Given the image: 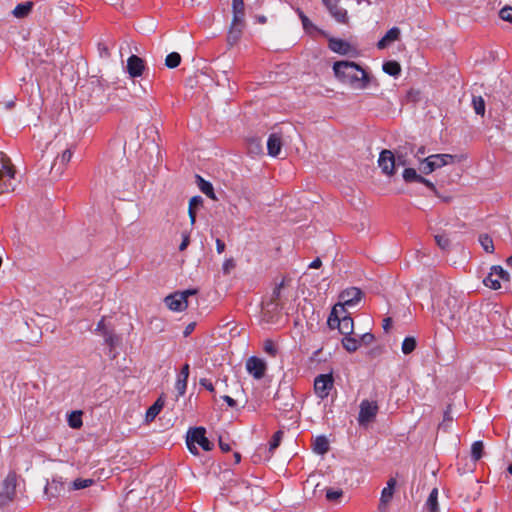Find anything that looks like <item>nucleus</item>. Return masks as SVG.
<instances>
[{"instance_id":"62","label":"nucleus","mask_w":512,"mask_h":512,"mask_svg":"<svg viewBox=\"0 0 512 512\" xmlns=\"http://www.w3.org/2000/svg\"><path fill=\"white\" fill-rule=\"evenodd\" d=\"M395 485H396V480L394 478H391L388 480L386 488L394 491Z\"/></svg>"},{"instance_id":"63","label":"nucleus","mask_w":512,"mask_h":512,"mask_svg":"<svg viewBox=\"0 0 512 512\" xmlns=\"http://www.w3.org/2000/svg\"><path fill=\"white\" fill-rule=\"evenodd\" d=\"M195 324H189L184 330V336H188L194 330Z\"/></svg>"},{"instance_id":"4","label":"nucleus","mask_w":512,"mask_h":512,"mask_svg":"<svg viewBox=\"0 0 512 512\" xmlns=\"http://www.w3.org/2000/svg\"><path fill=\"white\" fill-rule=\"evenodd\" d=\"M15 188V170L10 159L0 152V194L13 191Z\"/></svg>"},{"instance_id":"46","label":"nucleus","mask_w":512,"mask_h":512,"mask_svg":"<svg viewBox=\"0 0 512 512\" xmlns=\"http://www.w3.org/2000/svg\"><path fill=\"white\" fill-rule=\"evenodd\" d=\"M435 241H436L437 245L443 250L447 249L450 244L449 239L445 235H436Z\"/></svg>"},{"instance_id":"55","label":"nucleus","mask_w":512,"mask_h":512,"mask_svg":"<svg viewBox=\"0 0 512 512\" xmlns=\"http://www.w3.org/2000/svg\"><path fill=\"white\" fill-rule=\"evenodd\" d=\"M302 25H303V28L305 30H310L312 28H314V25L312 24V22L308 19L307 16H303V21H302Z\"/></svg>"},{"instance_id":"1","label":"nucleus","mask_w":512,"mask_h":512,"mask_svg":"<svg viewBox=\"0 0 512 512\" xmlns=\"http://www.w3.org/2000/svg\"><path fill=\"white\" fill-rule=\"evenodd\" d=\"M336 79L355 90H364L371 83V75L353 61H336L333 64Z\"/></svg>"},{"instance_id":"8","label":"nucleus","mask_w":512,"mask_h":512,"mask_svg":"<svg viewBox=\"0 0 512 512\" xmlns=\"http://www.w3.org/2000/svg\"><path fill=\"white\" fill-rule=\"evenodd\" d=\"M17 476L15 472H10L3 481L0 492V505H6L13 500L16 493Z\"/></svg>"},{"instance_id":"48","label":"nucleus","mask_w":512,"mask_h":512,"mask_svg":"<svg viewBox=\"0 0 512 512\" xmlns=\"http://www.w3.org/2000/svg\"><path fill=\"white\" fill-rule=\"evenodd\" d=\"M342 494H343L342 490L328 489L326 492V498L329 501H335V500H338L342 496Z\"/></svg>"},{"instance_id":"20","label":"nucleus","mask_w":512,"mask_h":512,"mask_svg":"<svg viewBox=\"0 0 512 512\" xmlns=\"http://www.w3.org/2000/svg\"><path fill=\"white\" fill-rule=\"evenodd\" d=\"M244 26H245V22L235 23L232 21L229 32H228V36H227V40L230 45H234L239 41V39L242 35V32H243Z\"/></svg>"},{"instance_id":"52","label":"nucleus","mask_w":512,"mask_h":512,"mask_svg":"<svg viewBox=\"0 0 512 512\" xmlns=\"http://www.w3.org/2000/svg\"><path fill=\"white\" fill-rule=\"evenodd\" d=\"M189 377V364H184L181 368V371L178 375V378H184L186 381H188Z\"/></svg>"},{"instance_id":"5","label":"nucleus","mask_w":512,"mask_h":512,"mask_svg":"<svg viewBox=\"0 0 512 512\" xmlns=\"http://www.w3.org/2000/svg\"><path fill=\"white\" fill-rule=\"evenodd\" d=\"M206 430L203 427H195L190 428L187 432L186 444L189 451L198 455V448L196 445H199L203 450L210 451L213 448V444L206 437Z\"/></svg>"},{"instance_id":"25","label":"nucleus","mask_w":512,"mask_h":512,"mask_svg":"<svg viewBox=\"0 0 512 512\" xmlns=\"http://www.w3.org/2000/svg\"><path fill=\"white\" fill-rule=\"evenodd\" d=\"M163 406H164V399L162 396H160L155 401V403L148 408V410L146 412V416H145L146 422H148V423L152 422L157 417V415L160 413Z\"/></svg>"},{"instance_id":"58","label":"nucleus","mask_w":512,"mask_h":512,"mask_svg":"<svg viewBox=\"0 0 512 512\" xmlns=\"http://www.w3.org/2000/svg\"><path fill=\"white\" fill-rule=\"evenodd\" d=\"M219 447L223 452H229L231 450L230 444L224 442L222 438L219 439Z\"/></svg>"},{"instance_id":"11","label":"nucleus","mask_w":512,"mask_h":512,"mask_svg":"<svg viewBox=\"0 0 512 512\" xmlns=\"http://www.w3.org/2000/svg\"><path fill=\"white\" fill-rule=\"evenodd\" d=\"M378 412V406L376 402H370L363 400L360 404V411L358 416V422L360 425H365L371 422Z\"/></svg>"},{"instance_id":"61","label":"nucleus","mask_w":512,"mask_h":512,"mask_svg":"<svg viewBox=\"0 0 512 512\" xmlns=\"http://www.w3.org/2000/svg\"><path fill=\"white\" fill-rule=\"evenodd\" d=\"M196 290L194 289H188V290H185V291H181V292H178L179 294H184V300H187V298L190 296V295H194L196 294Z\"/></svg>"},{"instance_id":"34","label":"nucleus","mask_w":512,"mask_h":512,"mask_svg":"<svg viewBox=\"0 0 512 512\" xmlns=\"http://www.w3.org/2000/svg\"><path fill=\"white\" fill-rule=\"evenodd\" d=\"M416 345V339L414 337L409 336L403 340L401 350L403 354L408 355L415 350Z\"/></svg>"},{"instance_id":"41","label":"nucleus","mask_w":512,"mask_h":512,"mask_svg":"<svg viewBox=\"0 0 512 512\" xmlns=\"http://www.w3.org/2000/svg\"><path fill=\"white\" fill-rule=\"evenodd\" d=\"M93 483H94V480H93V479H82V478H78V479H75V480L72 482V487H71V489H73V490H80V489H84V488L90 487Z\"/></svg>"},{"instance_id":"26","label":"nucleus","mask_w":512,"mask_h":512,"mask_svg":"<svg viewBox=\"0 0 512 512\" xmlns=\"http://www.w3.org/2000/svg\"><path fill=\"white\" fill-rule=\"evenodd\" d=\"M64 491V484L60 480L53 479L45 487V494L49 497H58Z\"/></svg>"},{"instance_id":"23","label":"nucleus","mask_w":512,"mask_h":512,"mask_svg":"<svg viewBox=\"0 0 512 512\" xmlns=\"http://www.w3.org/2000/svg\"><path fill=\"white\" fill-rule=\"evenodd\" d=\"M424 510L426 512H440L439 510V504H438V489L434 488L430 492L425 505Z\"/></svg>"},{"instance_id":"30","label":"nucleus","mask_w":512,"mask_h":512,"mask_svg":"<svg viewBox=\"0 0 512 512\" xmlns=\"http://www.w3.org/2000/svg\"><path fill=\"white\" fill-rule=\"evenodd\" d=\"M342 345L346 351L352 353L360 347V341L356 337L347 335L343 337Z\"/></svg>"},{"instance_id":"31","label":"nucleus","mask_w":512,"mask_h":512,"mask_svg":"<svg viewBox=\"0 0 512 512\" xmlns=\"http://www.w3.org/2000/svg\"><path fill=\"white\" fill-rule=\"evenodd\" d=\"M383 71L390 76H397L401 72V66L396 61H387L383 64Z\"/></svg>"},{"instance_id":"60","label":"nucleus","mask_w":512,"mask_h":512,"mask_svg":"<svg viewBox=\"0 0 512 512\" xmlns=\"http://www.w3.org/2000/svg\"><path fill=\"white\" fill-rule=\"evenodd\" d=\"M321 265H322V262H321L320 258H316V259H314V260L310 263L309 268H312V269H318V268H320V267H321Z\"/></svg>"},{"instance_id":"16","label":"nucleus","mask_w":512,"mask_h":512,"mask_svg":"<svg viewBox=\"0 0 512 512\" xmlns=\"http://www.w3.org/2000/svg\"><path fill=\"white\" fill-rule=\"evenodd\" d=\"M328 47L331 51L340 55H348L353 51V47L350 43L335 37L328 38Z\"/></svg>"},{"instance_id":"47","label":"nucleus","mask_w":512,"mask_h":512,"mask_svg":"<svg viewBox=\"0 0 512 512\" xmlns=\"http://www.w3.org/2000/svg\"><path fill=\"white\" fill-rule=\"evenodd\" d=\"M72 156H73L72 150L71 149H66L65 151H63L61 156L57 158V160L60 161V163L63 166H65L67 163L70 162Z\"/></svg>"},{"instance_id":"28","label":"nucleus","mask_w":512,"mask_h":512,"mask_svg":"<svg viewBox=\"0 0 512 512\" xmlns=\"http://www.w3.org/2000/svg\"><path fill=\"white\" fill-rule=\"evenodd\" d=\"M313 449L317 454L323 455L329 450V441L325 436H318L314 440Z\"/></svg>"},{"instance_id":"6","label":"nucleus","mask_w":512,"mask_h":512,"mask_svg":"<svg viewBox=\"0 0 512 512\" xmlns=\"http://www.w3.org/2000/svg\"><path fill=\"white\" fill-rule=\"evenodd\" d=\"M454 156L450 154H434L430 155L420 162L419 170L423 174H430L436 169H439L451 162Z\"/></svg>"},{"instance_id":"10","label":"nucleus","mask_w":512,"mask_h":512,"mask_svg":"<svg viewBox=\"0 0 512 512\" xmlns=\"http://www.w3.org/2000/svg\"><path fill=\"white\" fill-rule=\"evenodd\" d=\"M246 370L255 379H262L267 370L266 362L256 356H251L246 360Z\"/></svg>"},{"instance_id":"29","label":"nucleus","mask_w":512,"mask_h":512,"mask_svg":"<svg viewBox=\"0 0 512 512\" xmlns=\"http://www.w3.org/2000/svg\"><path fill=\"white\" fill-rule=\"evenodd\" d=\"M202 203H203V199L201 196H194L190 199L188 213H189L191 224L195 223V221H196V212L195 211L198 207H200L202 205Z\"/></svg>"},{"instance_id":"43","label":"nucleus","mask_w":512,"mask_h":512,"mask_svg":"<svg viewBox=\"0 0 512 512\" xmlns=\"http://www.w3.org/2000/svg\"><path fill=\"white\" fill-rule=\"evenodd\" d=\"M453 417L450 412V406H448L447 410L444 412L443 421L439 424V429H443L446 431L449 427V424L452 422Z\"/></svg>"},{"instance_id":"51","label":"nucleus","mask_w":512,"mask_h":512,"mask_svg":"<svg viewBox=\"0 0 512 512\" xmlns=\"http://www.w3.org/2000/svg\"><path fill=\"white\" fill-rule=\"evenodd\" d=\"M199 383H200L201 386L206 388L208 391L214 392V386H213V384L211 383L210 380H208L206 378H202V379H200Z\"/></svg>"},{"instance_id":"12","label":"nucleus","mask_w":512,"mask_h":512,"mask_svg":"<svg viewBox=\"0 0 512 512\" xmlns=\"http://www.w3.org/2000/svg\"><path fill=\"white\" fill-rule=\"evenodd\" d=\"M378 165L382 172L388 176L395 173L396 159L390 150H383L378 159Z\"/></svg>"},{"instance_id":"39","label":"nucleus","mask_w":512,"mask_h":512,"mask_svg":"<svg viewBox=\"0 0 512 512\" xmlns=\"http://www.w3.org/2000/svg\"><path fill=\"white\" fill-rule=\"evenodd\" d=\"M82 413L81 412H72L68 418V424L71 428L78 429L82 426Z\"/></svg>"},{"instance_id":"13","label":"nucleus","mask_w":512,"mask_h":512,"mask_svg":"<svg viewBox=\"0 0 512 512\" xmlns=\"http://www.w3.org/2000/svg\"><path fill=\"white\" fill-rule=\"evenodd\" d=\"M331 16L339 23H347L346 9L338 5L339 0H322Z\"/></svg>"},{"instance_id":"64","label":"nucleus","mask_w":512,"mask_h":512,"mask_svg":"<svg viewBox=\"0 0 512 512\" xmlns=\"http://www.w3.org/2000/svg\"><path fill=\"white\" fill-rule=\"evenodd\" d=\"M391 324H392V321H391L390 318L384 319L383 320V328H384V330L388 331V329L390 328Z\"/></svg>"},{"instance_id":"37","label":"nucleus","mask_w":512,"mask_h":512,"mask_svg":"<svg viewBox=\"0 0 512 512\" xmlns=\"http://www.w3.org/2000/svg\"><path fill=\"white\" fill-rule=\"evenodd\" d=\"M403 179L405 182H419L421 175H419L414 168H406L403 171Z\"/></svg>"},{"instance_id":"22","label":"nucleus","mask_w":512,"mask_h":512,"mask_svg":"<svg viewBox=\"0 0 512 512\" xmlns=\"http://www.w3.org/2000/svg\"><path fill=\"white\" fill-rule=\"evenodd\" d=\"M399 36L400 30L397 27H393L378 41L377 47L379 49H385L391 42L397 40Z\"/></svg>"},{"instance_id":"35","label":"nucleus","mask_w":512,"mask_h":512,"mask_svg":"<svg viewBox=\"0 0 512 512\" xmlns=\"http://www.w3.org/2000/svg\"><path fill=\"white\" fill-rule=\"evenodd\" d=\"M479 242L482 246V248L487 252V253H493L494 251V244H493V240L492 238L487 235V234H481L479 236Z\"/></svg>"},{"instance_id":"59","label":"nucleus","mask_w":512,"mask_h":512,"mask_svg":"<svg viewBox=\"0 0 512 512\" xmlns=\"http://www.w3.org/2000/svg\"><path fill=\"white\" fill-rule=\"evenodd\" d=\"M222 399L230 406V407H235L236 406V401L228 396V395H224L222 396Z\"/></svg>"},{"instance_id":"36","label":"nucleus","mask_w":512,"mask_h":512,"mask_svg":"<svg viewBox=\"0 0 512 512\" xmlns=\"http://www.w3.org/2000/svg\"><path fill=\"white\" fill-rule=\"evenodd\" d=\"M180 62H181V56L177 52H172V53L168 54L165 59V65L171 69L179 66Z\"/></svg>"},{"instance_id":"18","label":"nucleus","mask_w":512,"mask_h":512,"mask_svg":"<svg viewBox=\"0 0 512 512\" xmlns=\"http://www.w3.org/2000/svg\"><path fill=\"white\" fill-rule=\"evenodd\" d=\"M184 294L175 292L165 298V303L173 311H183L187 308V300H184Z\"/></svg>"},{"instance_id":"57","label":"nucleus","mask_w":512,"mask_h":512,"mask_svg":"<svg viewBox=\"0 0 512 512\" xmlns=\"http://www.w3.org/2000/svg\"><path fill=\"white\" fill-rule=\"evenodd\" d=\"M216 250L219 254L225 250V243L221 239H216Z\"/></svg>"},{"instance_id":"21","label":"nucleus","mask_w":512,"mask_h":512,"mask_svg":"<svg viewBox=\"0 0 512 512\" xmlns=\"http://www.w3.org/2000/svg\"><path fill=\"white\" fill-rule=\"evenodd\" d=\"M233 22H245V4L244 0H232Z\"/></svg>"},{"instance_id":"45","label":"nucleus","mask_w":512,"mask_h":512,"mask_svg":"<svg viewBox=\"0 0 512 512\" xmlns=\"http://www.w3.org/2000/svg\"><path fill=\"white\" fill-rule=\"evenodd\" d=\"M499 15L502 20L512 23V7L506 6L502 8Z\"/></svg>"},{"instance_id":"7","label":"nucleus","mask_w":512,"mask_h":512,"mask_svg":"<svg viewBox=\"0 0 512 512\" xmlns=\"http://www.w3.org/2000/svg\"><path fill=\"white\" fill-rule=\"evenodd\" d=\"M509 274L501 266H492L490 273L484 278L483 283L486 287L493 290L501 288V281L508 282Z\"/></svg>"},{"instance_id":"38","label":"nucleus","mask_w":512,"mask_h":512,"mask_svg":"<svg viewBox=\"0 0 512 512\" xmlns=\"http://www.w3.org/2000/svg\"><path fill=\"white\" fill-rule=\"evenodd\" d=\"M484 445L482 441H475L471 447V457L474 461H478L483 454Z\"/></svg>"},{"instance_id":"53","label":"nucleus","mask_w":512,"mask_h":512,"mask_svg":"<svg viewBox=\"0 0 512 512\" xmlns=\"http://www.w3.org/2000/svg\"><path fill=\"white\" fill-rule=\"evenodd\" d=\"M418 183H422V184H424L426 187H428L431 191L436 192V187H435V185H434L431 181H429L428 179H426V178H424V177H422V176H421V179L419 180V182H418Z\"/></svg>"},{"instance_id":"17","label":"nucleus","mask_w":512,"mask_h":512,"mask_svg":"<svg viewBox=\"0 0 512 512\" xmlns=\"http://www.w3.org/2000/svg\"><path fill=\"white\" fill-rule=\"evenodd\" d=\"M145 68L144 61L142 58L131 55L127 60V71L132 78H136L142 75Z\"/></svg>"},{"instance_id":"2","label":"nucleus","mask_w":512,"mask_h":512,"mask_svg":"<svg viewBox=\"0 0 512 512\" xmlns=\"http://www.w3.org/2000/svg\"><path fill=\"white\" fill-rule=\"evenodd\" d=\"M432 308L443 324L454 320L458 310V299L451 295L447 283H440L433 288Z\"/></svg>"},{"instance_id":"49","label":"nucleus","mask_w":512,"mask_h":512,"mask_svg":"<svg viewBox=\"0 0 512 512\" xmlns=\"http://www.w3.org/2000/svg\"><path fill=\"white\" fill-rule=\"evenodd\" d=\"M358 340L360 341V346H368L374 341V335L371 333H364L361 336H359Z\"/></svg>"},{"instance_id":"50","label":"nucleus","mask_w":512,"mask_h":512,"mask_svg":"<svg viewBox=\"0 0 512 512\" xmlns=\"http://www.w3.org/2000/svg\"><path fill=\"white\" fill-rule=\"evenodd\" d=\"M393 493V490H389L388 488L385 487L381 493V504H387L392 499Z\"/></svg>"},{"instance_id":"19","label":"nucleus","mask_w":512,"mask_h":512,"mask_svg":"<svg viewBox=\"0 0 512 512\" xmlns=\"http://www.w3.org/2000/svg\"><path fill=\"white\" fill-rule=\"evenodd\" d=\"M282 148V138L279 133L270 134L267 140V150L270 156L276 157L280 154Z\"/></svg>"},{"instance_id":"56","label":"nucleus","mask_w":512,"mask_h":512,"mask_svg":"<svg viewBox=\"0 0 512 512\" xmlns=\"http://www.w3.org/2000/svg\"><path fill=\"white\" fill-rule=\"evenodd\" d=\"M426 153V149L424 146H421L417 149V151L415 152L414 156L419 160V162H421L422 159V156H424Z\"/></svg>"},{"instance_id":"24","label":"nucleus","mask_w":512,"mask_h":512,"mask_svg":"<svg viewBox=\"0 0 512 512\" xmlns=\"http://www.w3.org/2000/svg\"><path fill=\"white\" fill-rule=\"evenodd\" d=\"M408 152L413 153V146L408 144L402 147H399V149L396 151L395 159H396V165L398 166H406L409 164L407 160Z\"/></svg>"},{"instance_id":"9","label":"nucleus","mask_w":512,"mask_h":512,"mask_svg":"<svg viewBox=\"0 0 512 512\" xmlns=\"http://www.w3.org/2000/svg\"><path fill=\"white\" fill-rule=\"evenodd\" d=\"M334 386V379L332 374L318 375L314 380L315 394L321 398H326Z\"/></svg>"},{"instance_id":"54","label":"nucleus","mask_w":512,"mask_h":512,"mask_svg":"<svg viewBox=\"0 0 512 512\" xmlns=\"http://www.w3.org/2000/svg\"><path fill=\"white\" fill-rule=\"evenodd\" d=\"M189 243H190L189 235L183 234V239L179 246V250L184 251L188 247Z\"/></svg>"},{"instance_id":"27","label":"nucleus","mask_w":512,"mask_h":512,"mask_svg":"<svg viewBox=\"0 0 512 512\" xmlns=\"http://www.w3.org/2000/svg\"><path fill=\"white\" fill-rule=\"evenodd\" d=\"M33 7L32 2H23L18 4L12 11V14L16 18H24L29 15Z\"/></svg>"},{"instance_id":"40","label":"nucleus","mask_w":512,"mask_h":512,"mask_svg":"<svg viewBox=\"0 0 512 512\" xmlns=\"http://www.w3.org/2000/svg\"><path fill=\"white\" fill-rule=\"evenodd\" d=\"M473 108L476 114L483 116L485 113V101L481 96L473 97Z\"/></svg>"},{"instance_id":"44","label":"nucleus","mask_w":512,"mask_h":512,"mask_svg":"<svg viewBox=\"0 0 512 512\" xmlns=\"http://www.w3.org/2000/svg\"><path fill=\"white\" fill-rule=\"evenodd\" d=\"M175 388L179 396H183L187 389V381L184 378H177Z\"/></svg>"},{"instance_id":"14","label":"nucleus","mask_w":512,"mask_h":512,"mask_svg":"<svg viewBox=\"0 0 512 512\" xmlns=\"http://www.w3.org/2000/svg\"><path fill=\"white\" fill-rule=\"evenodd\" d=\"M362 296V291L357 287H350L340 294L339 298L341 300V303L338 305H342L343 308L345 306H353L355 305Z\"/></svg>"},{"instance_id":"15","label":"nucleus","mask_w":512,"mask_h":512,"mask_svg":"<svg viewBox=\"0 0 512 512\" xmlns=\"http://www.w3.org/2000/svg\"><path fill=\"white\" fill-rule=\"evenodd\" d=\"M95 333H99L103 336L105 343L110 347L114 348L118 342L117 336L105 325V318L103 317L97 324Z\"/></svg>"},{"instance_id":"3","label":"nucleus","mask_w":512,"mask_h":512,"mask_svg":"<svg viewBox=\"0 0 512 512\" xmlns=\"http://www.w3.org/2000/svg\"><path fill=\"white\" fill-rule=\"evenodd\" d=\"M345 312L342 305H335L332 309V312L328 318V325L330 328L337 327L339 332L343 336L352 335L353 334V319L350 316L343 315Z\"/></svg>"},{"instance_id":"42","label":"nucleus","mask_w":512,"mask_h":512,"mask_svg":"<svg viewBox=\"0 0 512 512\" xmlns=\"http://www.w3.org/2000/svg\"><path fill=\"white\" fill-rule=\"evenodd\" d=\"M282 437H283V432L281 430L277 431L273 435L272 440L270 441V444H269V452L270 453H273L274 450L276 448H278V446L280 445V442L282 440Z\"/></svg>"},{"instance_id":"33","label":"nucleus","mask_w":512,"mask_h":512,"mask_svg":"<svg viewBox=\"0 0 512 512\" xmlns=\"http://www.w3.org/2000/svg\"><path fill=\"white\" fill-rule=\"evenodd\" d=\"M262 348L263 351L270 357H276L278 354V346L271 339L264 340Z\"/></svg>"},{"instance_id":"32","label":"nucleus","mask_w":512,"mask_h":512,"mask_svg":"<svg viewBox=\"0 0 512 512\" xmlns=\"http://www.w3.org/2000/svg\"><path fill=\"white\" fill-rule=\"evenodd\" d=\"M198 180H199V188L200 190L206 195L208 196L209 198L211 199H215V194H214V189H213V186L210 182L208 181H205L203 178H201L200 176H197Z\"/></svg>"}]
</instances>
